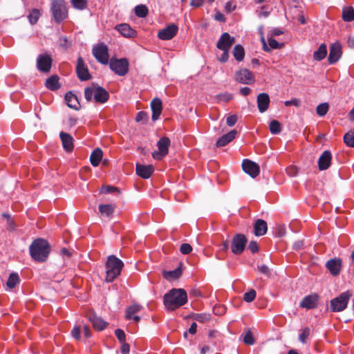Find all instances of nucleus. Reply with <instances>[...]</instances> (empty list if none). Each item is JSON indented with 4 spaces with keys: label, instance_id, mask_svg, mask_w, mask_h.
I'll return each instance as SVG.
<instances>
[{
    "label": "nucleus",
    "instance_id": "ddd939ff",
    "mask_svg": "<svg viewBox=\"0 0 354 354\" xmlns=\"http://www.w3.org/2000/svg\"><path fill=\"white\" fill-rule=\"evenodd\" d=\"M178 30V28L176 25L174 24H169L158 32V37L162 40L171 39L177 34Z\"/></svg>",
    "mask_w": 354,
    "mask_h": 354
},
{
    "label": "nucleus",
    "instance_id": "f704fd0d",
    "mask_svg": "<svg viewBox=\"0 0 354 354\" xmlns=\"http://www.w3.org/2000/svg\"><path fill=\"white\" fill-rule=\"evenodd\" d=\"M233 56L238 62H241L244 59L245 50L241 45H236L233 49Z\"/></svg>",
    "mask_w": 354,
    "mask_h": 354
},
{
    "label": "nucleus",
    "instance_id": "20e7f679",
    "mask_svg": "<svg viewBox=\"0 0 354 354\" xmlns=\"http://www.w3.org/2000/svg\"><path fill=\"white\" fill-rule=\"evenodd\" d=\"M84 97L87 101H91L93 98L96 102L104 103L108 100L109 94L104 88L93 85L85 88Z\"/></svg>",
    "mask_w": 354,
    "mask_h": 354
},
{
    "label": "nucleus",
    "instance_id": "c756f323",
    "mask_svg": "<svg viewBox=\"0 0 354 354\" xmlns=\"http://www.w3.org/2000/svg\"><path fill=\"white\" fill-rule=\"evenodd\" d=\"M102 156L103 152L102 149L100 148L95 149L90 156L91 164L93 167H97L102 158Z\"/></svg>",
    "mask_w": 354,
    "mask_h": 354
},
{
    "label": "nucleus",
    "instance_id": "13d9d810",
    "mask_svg": "<svg viewBox=\"0 0 354 354\" xmlns=\"http://www.w3.org/2000/svg\"><path fill=\"white\" fill-rule=\"evenodd\" d=\"M223 53L221 55L220 57H218V60L221 62H226L229 59V51L230 50H222Z\"/></svg>",
    "mask_w": 354,
    "mask_h": 354
},
{
    "label": "nucleus",
    "instance_id": "f3484780",
    "mask_svg": "<svg viewBox=\"0 0 354 354\" xmlns=\"http://www.w3.org/2000/svg\"><path fill=\"white\" fill-rule=\"evenodd\" d=\"M319 296L317 294L307 295L300 302V307L306 309H313L317 306Z\"/></svg>",
    "mask_w": 354,
    "mask_h": 354
},
{
    "label": "nucleus",
    "instance_id": "a878e982",
    "mask_svg": "<svg viewBox=\"0 0 354 354\" xmlns=\"http://www.w3.org/2000/svg\"><path fill=\"white\" fill-rule=\"evenodd\" d=\"M237 134V131L232 130L226 134L222 136L216 142V146L221 147L227 145L229 142L232 141Z\"/></svg>",
    "mask_w": 354,
    "mask_h": 354
},
{
    "label": "nucleus",
    "instance_id": "2eb2a0df",
    "mask_svg": "<svg viewBox=\"0 0 354 354\" xmlns=\"http://www.w3.org/2000/svg\"><path fill=\"white\" fill-rule=\"evenodd\" d=\"M76 71L78 78L82 81L88 80L91 78L87 66L84 64V60L82 57L77 59Z\"/></svg>",
    "mask_w": 354,
    "mask_h": 354
},
{
    "label": "nucleus",
    "instance_id": "72a5a7b5",
    "mask_svg": "<svg viewBox=\"0 0 354 354\" xmlns=\"http://www.w3.org/2000/svg\"><path fill=\"white\" fill-rule=\"evenodd\" d=\"M182 274V270L180 268H177L174 270L165 271L163 272V277L167 280L176 279Z\"/></svg>",
    "mask_w": 354,
    "mask_h": 354
},
{
    "label": "nucleus",
    "instance_id": "5701e85b",
    "mask_svg": "<svg viewBox=\"0 0 354 354\" xmlns=\"http://www.w3.org/2000/svg\"><path fill=\"white\" fill-rule=\"evenodd\" d=\"M59 137L64 150L67 152H71L74 147L73 137L70 134L63 131L60 132Z\"/></svg>",
    "mask_w": 354,
    "mask_h": 354
},
{
    "label": "nucleus",
    "instance_id": "bb28decb",
    "mask_svg": "<svg viewBox=\"0 0 354 354\" xmlns=\"http://www.w3.org/2000/svg\"><path fill=\"white\" fill-rule=\"evenodd\" d=\"M65 101L68 106L75 110H78L80 108V102L77 96L72 92H68L65 95Z\"/></svg>",
    "mask_w": 354,
    "mask_h": 354
},
{
    "label": "nucleus",
    "instance_id": "37998d69",
    "mask_svg": "<svg viewBox=\"0 0 354 354\" xmlns=\"http://www.w3.org/2000/svg\"><path fill=\"white\" fill-rule=\"evenodd\" d=\"M243 335V341L245 344L248 345H253L254 344L255 341L252 333L250 330H248L246 333Z\"/></svg>",
    "mask_w": 354,
    "mask_h": 354
},
{
    "label": "nucleus",
    "instance_id": "49530a36",
    "mask_svg": "<svg viewBox=\"0 0 354 354\" xmlns=\"http://www.w3.org/2000/svg\"><path fill=\"white\" fill-rule=\"evenodd\" d=\"M72 5L77 9L83 10L86 7V0H71Z\"/></svg>",
    "mask_w": 354,
    "mask_h": 354
},
{
    "label": "nucleus",
    "instance_id": "f8f14e48",
    "mask_svg": "<svg viewBox=\"0 0 354 354\" xmlns=\"http://www.w3.org/2000/svg\"><path fill=\"white\" fill-rule=\"evenodd\" d=\"M243 170L252 178H256L260 173L259 166L254 162L245 159L242 162Z\"/></svg>",
    "mask_w": 354,
    "mask_h": 354
},
{
    "label": "nucleus",
    "instance_id": "69168bd1",
    "mask_svg": "<svg viewBox=\"0 0 354 354\" xmlns=\"http://www.w3.org/2000/svg\"><path fill=\"white\" fill-rule=\"evenodd\" d=\"M77 119L75 118H69L66 121H64V123L67 126H68L70 127H72L75 126L77 124Z\"/></svg>",
    "mask_w": 354,
    "mask_h": 354
},
{
    "label": "nucleus",
    "instance_id": "a19ab883",
    "mask_svg": "<svg viewBox=\"0 0 354 354\" xmlns=\"http://www.w3.org/2000/svg\"><path fill=\"white\" fill-rule=\"evenodd\" d=\"M40 17V12L38 9H32L28 16L29 22L33 25L35 24Z\"/></svg>",
    "mask_w": 354,
    "mask_h": 354
},
{
    "label": "nucleus",
    "instance_id": "0e129e2a",
    "mask_svg": "<svg viewBox=\"0 0 354 354\" xmlns=\"http://www.w3.org/2000/svg\"><path fill=\"white\" fill-rule=\"evenodd\" d=\"M121 344V353L122 354H129V350H130V347H129V345L125 342H123V343H120Z\"/></svg>",
    "mask_w": 354,
    "mask_h": 354
},
{
    "label": "nucleus",
    "instance_id": "2f4dec72",
    "mask_svg": "<svg viewBox=\"0 0 354 354\" xmlns=\"http://www.w3.org/2000/svg\"><path fill=\"white\" fill-rule=\"evenodd\" d=\"M89 319L92 322L93 327L98 330H102L106 326V322L95 315L91 316Z\"/></svg>",
    "mask_w": 354,
    "mask_h": 354
},
{
    "label": "nucleus",
    "instance_id": "79ce46f5",
    "mask_svg": "<svg viewBox=\"0 0 354 354\" xmlns=\"http://www.w3.org/2000/svg\"><path fill=\"white\" fill-rule=\"evenodd\" d=\"M345 144L351 147H354V131L346 133L344 136Z\"/></svg>",
    "mask_w": 354,
    "mask_h": 354
},
{
    "label": "nucleus",
    "instance_id": "3c124183",
    "mask_svg": "<svg viewBox=\"0 0 354 354\" xmlns=\"http://www.w3.org/2000/svg\"><path fill=\"white\" fill-rule=\"evenodd\" d=\"M115 335L120 343H123L126 342V335L123 330L118 328L115 330Z\"/></svg>",
    "mask_w": 354,
    "mask_h": 354
},
{
    "label": "nucleus",
    "instance_id": "4c0bfd02",
    "mask_svg": "<svg viewBox=\"0 0 354 354\" xmlns=\"http://www.w3.org/2000/svg\"><path fill=\"white\" fill-rule=\"evenodd\" d=\"M269 129L272 134H278L281 131V125L276 120H272L269 124Z\"/></svg>",
    "mask_w": 354,
    "mask_h": 354
},
{
    "label": "nucleus",
    "instance_id": "4468645a",
    "mask_svg": "<svg viewBox=\"0 0 354 354\" xmlns=\"http://www.w3.org/2000/svg\"><path fill=\"white\" fill-rule=\"evenodd\" d=\"M52 66V59L48 55H39L37 59V66L41 72H49Z\"/></svg>",
    "mask_w": 354,
    "mask_h": 354
},
{
    "label": "nucleus",
    "instance_id": "393cba45",
    "mask_svg": "<svg viewBox=\"0 0 354 354\" xmlns=\"http://www.w3.org/2000/svg\"><path fill=\"white\" fill-rule=\"evenodd\" d=\"M115 28L125 37H133L136 35V32L127 24L117 25Z\"/></svg>",
    "mask_w": 354,
    "mask_h": 354
},
{
    "label": "nucleus",
    "instance_id": "c85d7f7f",
    "mask_svg": "<svg viewBox=\"0 0 354 354\" xmlns=\"http://www.w3.org/2000/svg\"><path fill=\"white\" fill-rule=\"evenodd\" d=\"M59 80V78L57 75H53L46 80L45 85L51 91H57L61 87Z\"/></svg>",
    "mask_w": 354,
    "mask_h": 354
},
{
    "label": "nucleus",
    "instance_id": "0eeeda50",
    "mask_svg": "<svg viewBox=\"0 0 354 354\" xmlns=\"http://www.w3.org/2000/svg\"><path fill=\"white\" fill-rule=\"evenodd\" d=\"M248 239L243 234H236L232 238L231 242L232 252L234 254H241L245 248Z\"/></svg>",
    "mask_w": 354,
    "mask_h": 354
},
{
    "label": "nucleus",
    "instance_id": "f257e3e1",
    "mask_svg": "<svg viewBox=\"0 0 354 354\" xmlns=\"http://www.w3.org/2000/svg\"><path fill=\"white\" fill-rule=\"evenodd\" d=\"M187 302V294L184 289L173 288L163 297V303L169 310H174Z\"/></svg>",
    "mask_w": 354,
    "mask_h": 354
},
{
    "label": "nucleus",
    "instance_id": "6ab92c4d",
    "mask_svg": "<svg viewBox=\"0 0 354 354\" xmlns=\"http://www.w3.org/2000/svg\"><path fill=\"white\" fill-rule=\"evenodd\" d=\"M326 267L333 276L339 274L342 268V261L339 258H334L328 260L326 263Z\"/></svg>",
    "mask_w": 354,
    "mask_h": 354
},
{
    "label": "nucleus",
    "instance_id": "09e8293b",
    "mask_svg": "<svg viewBox=\"0 0 354 354\" xmlns=\"http://www.w3.org/2000/svg\"><path fill=\"white\" fill-rule=\"evenodd\" d=\"M226 118V124L229 127H233L235 125L238 120V116L236 114L232 115H227Z\"/></svg>",
    "mask_w": 354,
    "mask_h": 354
},
{
    "label": "nucleus",
    "instance_id": "cd10ccee",
    "mask_svg": "<svg viewBox=\"0 0 354 354\" xmlns=\"http://www.w3.org/2000/svg\"><path fill=\"white\" fill-rule=\"evenodd\" d=\"M270 104V97L266 93H260L257 96V104L259 111H266Z\"/></svg>",
    "mask_w": 354,
    "mask_h": 354
},
{
    "label": "nucleus",
    "instance_id": "a211bd4d",
    "mask_svg": "<svg viewBox=\"0 0 354 354\" xmlns=\"http://www.w3.org/2000/svg\"><path fill=\"white\" fill-rule=\"evenodd\" d=\"M142 308L140 305L137 304L129 306L125 312V318L127 319H133L135 323H138L140 318L139 316L136 315V313L140 312Z\"/></svg>",
    "mask_w": 354,
    "mask_h": 354
},
{
    "label": "nucleus",
    "instance_id": "aec40b11",
    "mask_svg": "<svg viewBox=\"0 0 354 354\" xmlns=\"http://www.w3.org/2000/svg\"><path fill=\"white\" fill-rule=\"evenodd\" d=\"M342 55V48L339 44H333L330 47V53L328 55V62L330 64H333L337 62L340 58Z\"/></svg>",
    "mask_w": 354,
    "mask_h": 354
},
{
    "label": "nucleus",
    "instance_id": "1a4fd4ad",
    "mask_svg": "<svg viewBox=\"0 0 354 354\" xmlns=\"http://www.w3.org/2000/svg\"><path fill=\"white\" fill-rule=\"evenodd\" d=\"M170 140L167 137L161 138L157 143L158 151L152 153L153 158L157 160H162L167 155Z\"/></svg>",
    "mask_w": 354,
    "mask_h": 354
},
{
    "label": "nucleus",
    "instance_id": "58836bf2",
    "mask_svg": "<svg viewBox=\"0 0 354 354\" xmlns=\"http://www.w3.org/2000/svg\"><path fill=\"white\" fill-rule=\"evenodd\" d=\"M135 14L138 17H145L148 14V8L145 5H138L135 7Z\"/></svg>",
    "mask_w": 354,
    "mask_h": 354
},
{
    "label": "nucleus",
    "instance_id": "473e14b6",
    "mask_svg": "<svg viewBox=\"0 0 354 354\" xmlns=\"http://www.w3.org/2000/svg\"><path fill=\"white\" fill-rule=\"evenodd\" d=\"M327 55V48L325 44H322L318 49L313 53V59L317 61L324 59Z\"/></svg>",
    "mask_w": 354,
    "mask_h": 354
},
{
    "label": "nucleus",
    "instance_id": "8fccbe9b",
    "mask_svg": "<svg viewBox=\"0 0 354 354\" xmlns=\"http://www.w3.org/2000/svg\"><path fill=\"white\" fill-rule=\"evenodd\" d=\"M268 44L270 46V49H278L283 46V44H279L276 39H273V37L270 36L268 37Z\"/></svg>",
    "mask_w": 354,
    "mask_h": 354
},
{
    "label": "nucleus",
    "instance_id": "6e6d98bb",
    "mask_svg": "<svg viewBox=\"0 0 354 354\" xmlns=\"http://www.w3.org/2000/svg\"><path fill=\"white\" fill-rule=\"evenodd\" d=\"M80 327L75 326L71 330V335L73 338L78 340L80 339Z\"/></svg>",
    "mask_w": 354,
    "mask_h": 354
},
{
    "label": "nucleus",
    "instance_id": "dca6fc26",
    "mask_svg": "<svg viewBox=\"0 0 354 354\" xmlns=\"http://www.w3.org/2000/svg\"><path fill=\"white\" fill-rule=\"evenodd\" d=\"M234 42V37H231L227 32H224L218 39L216 47L220 50H230Z\"/></svg>",
    "mask_w": 354,
    "mask_h": 354
},
{
    "label": "nucleus",
    "instance_id": "338daca9",
    "mask_svg": "<svg viewBox=\"0 0 354 354\" xmlns=\"http://www.w3.org/2000/svg\"><path fill=\"white\" fill-rule=\"evenodd\" d=\"M329 104L327 102L322 103L317 106L316 111H328Z\"/></svg>",
    "mask_w": 354,
    "mask_h": 354
},
{
    "label": "nucleus",
    "instance_id": "c9c22d12",
    "mask_svg": "<svg viewBox=\"0 0 354 354\" xmlns=\"http://www.w3.org/2000/svg\"><path fill=\"white\" fill-rule=\"evenodd\" d=\"M19 281L20 279L18 274L13 272L10 274L6 285L9 288L12 289L15 288L19 283Z\"/></svg>",
    "mask_w": 354,
    "mask_h": 354
},
{
    "label": "nucleus",
    "instance_id": "7ed1b4c3",
    "mask_svg": "<svg viewBox=\"0 0 354 354\" xmlns=\"http://www.w3.org/2000/svg\"><path fill=\"white\" fill-rule=\"evenodd\" d=\"M123 266V262L115 256H109L106 263V281L112 282L118 277L121 273Z\"/></svg>",
    "mask_w": 354,
    "mask_h": 354
},
{
    "label": "nucleus",
    "instance_id": "e2e57ef3",
    "mask_svg": "<svg viewBox=\"0 0 354 354\" xmlns=\"http://www.w3.org/2000/svg\"><path fill=\"white\" fill-rule=\"evenodd\" d=\"M3 216L5 217L7 219L8 225V229L9 230H13L15 228L14 227V222L11 219L10 215L8 214H3Z\"/></svg>",
    "mask_w": 354,
    "mask_h": 354
},
{
    "label": "nucleus",
    "instance_id": "9d476101",
    "mask_svg": "<svg viewBox=\"0 0 354 354\" xmlns=\"http://www.w3.org/2000/svg\"><path fill=\"white\" fill-rule=\"evenodd\" d=\"M93 55L99 62L103 64H108L109 59L108 48L103 43L98 44L93 48Z\"/></svg>",
    "mask_w": 354,
    "mask_h": 354
},
{
    "label": "nucleus",
    "instance_id": "f03ea898",
    "mask_svg": "<svg viewBox=\"0 0 354 354\" xmlns=\"http://www.w3.org/2000/svg\"><path fill=\"white\" fill-rule=\"evenodd\" d=\"M50 252V247L48 241L43 239H35L30 246L31 257L38 262L45 261Z\"/></svg>",
    "mask_w": 354,
    "mask_h": 354
},
{
    "label": "nucleus",
    "instance_id": "423d86ee",
    "mask_svg": "<svg viewBox=\"0 0 354 354\" xmlns=\"http://www.w3.org/2000/svg\"><path fill=\"white\" fill-rule=\"evenodd\" d=\"M50 11L54 20L57 24L67 17V10L64 0H52Z\"/></svg>",
    "mask_w": 354,
    "mask_h": 354
},
{
    "label": "nucleus",
    "instance_id": "4be33fe9",
    "mask_svg": "<svg viewBox=\"0 0 354 354\" xmlns=\"http://www.w3.org/2000/svg\"><path fill=\"white\" fill-rule=\"evenodd\" d=\"M153 167L151 165H136V174L142 178L147 179L150 178L151 174L153 173Z\"/></svg>",
    "mask_w": 354,
    "mask_h": 354
},
{
    "label": "nucleus",
    "instance_id": "864d4df0",
    "mask_svg": "<svg viewBox=\"0 0 354 354\" xmlns=\"http://www.w3.org/2000/svg\"><path fill=\"white\" fill-rule=\"evenodd\" d=\"M148 115L147 112H138L136 120L137 122H145L147 120Z\"/></svg>",
    "mask_w": 354,
    "mask_h": 354
},
{
    "label": "nucleus",
    "instance_id": "603ef678",
    "mask_svg": "<svg viewBox=\"0 0 354 354\" xmlns=\"http://www.w3.org/2000/svg\"><path fill=\"white\" fill-rule=\"evenodd\" d=\"M192 250V246L189 243H183L180 245V251L183 254H188Z\"/></svg>",
    "mask_w": 354,
    "mask_h": 354
},
{
    "label": "nucleus",
    "instance_id": "de8ad7c7",
    "mask_svg": "<svg viewBox=\"0 0 354 354\" xmlns=\"http://www.w3.org/2000/svg\"><path fill=\"white\" fill-rule=\"evenodd\" d=\"M256 297V291L251 289L250 291L245 292L243 295V299L247 302H252Z\"/></svg>",
    "mask_w": 354,
    "mask_h": 354
},
{
    "label": "nucleus",
    "instance_id": "6e6552de",
    "mask_svg": "<svg viewBox=\"0 0 354 354\" xmlns=\"http://www.w3.org/2000/svg\"><path fill=\"white\" fill-rule=\"evenodd\" d=\"M110 68L118 75L123 76L129 71V62L127 59H113L110 61Z\"/></svg>",
    "mask_w": 354,
    "mask_h": 354
},
{
    "label": "nucleus",
    "instance_id": "9b49d317",
    "mask_svg": "<svg viewBox=\"0 0 354 354\" xmlns=\"http://www.w3.org/2000/svg\"><path fill=\"white\" fill-rule=\"evenodd\" d=\"M234 79L237 82L243 84H251L255 80L253 73L247 68H241L236 71Z\"/></svg>",
    "mask_w": 354,
    "mask_h": 354
},
{
    "label": "nucleus",
    "instance_id": "412c9836",
    "mask_svg": "<svg viewBox=\"0 0 354 354\" xmlns=\"http://www.w3.org/2000/svg\"><path fill=\"white\" fill-rule=\"evenodd\" d=\"M332 155L329 151H324L318 160L319 170L327 169L331 164Z\"/></svg>",
    "mask_w": 354,
    "mask_h": 354
},
{
    "label": "nucleus",
    "instance_id": "7c9ffc66",
    "mask_svg": "<svg viewBox=\"0 0 354 354\" xmlns=\"http://www.w3.org/2000/svg\"><path fill=\"white\" fill-rule=\"evenodd\" d=\"M98 208L102 216H105L106 217H111L114 212L115 206V205L113 204H103L100 205Z\"/></svg>",
    "mask_w": 354,
    "mask_h": 354
},
{
    "label": "nucleus",
    "instance_id": "bf43d9fd",
    "mask_svg": "<svg viewBox=\"0 0 354 354\" xmlns=\"http://www.w3.org/2000/svg\"><path fill=\"white\" fill-rule=\"evenodd\" d=\"M219 102H228L232 99V95L229 93L220 94L217 96Z\"/></svg>",
    "mask_w": 354,
    "mask_h": 354
},
{
    "label": "nucleus",
    "instance_id": "e433bc0d",
    "mask_svg": "<svg viewBox=\"0 0 354 354\" xmlns=\"http://www.w3.org/2000/svg\"><path fill=\"white\" fill-rule=\"evenodd\" d=\"M342 19L345 21H352L354 20V10L352 7H348L343 10Z\"/></svg>",
    "mask_w": 354,
    "mask_h": 354
},
{
    "label": "nucleus",
    "instance_id": "a18cd8bd",
    "mask_svg": "<svg viewBox=\"0 0 354 354\" xmlns=\"http://www.w3.org/2000/svg\"><path fill=\"white\" fill-rule=\"evenodd\" d=\"M310 329L309 327H305L301 333L299 334V339L301 342L302 343H306V339L308 337V336L310 335Z\"/></svg>",
    "mask_w": 354,
    "mask_h": 354
},
{
    "label": "nucleus",
    "instance_id": "5fc2aeb1",
    "mask_svg": "<svg viewBox=\"0 0 354 354\" xmlns=\"http://www.w3.org/2000/svg\"><path fill=\"white\" fill-rule=\"evenodd\" d=\"M257 270L258 271H259L261 273L266 275V276H269L270 274V269L269 268L264 265V264H262V265H259L257 266Z\"/></svg>",
    "mask_w": 354,
    "mask_h": 354
},
{
    "label": "nucleus",
    "instance_id": "774afa93",
    "mask_svg": "<svg viewBox=\"0 0 354 354\" xmlns=\"http://www.w3.org/2000/svg\"><path fill=\"white\" fill-rule=\"evenodd\" d=\"M117 190V188L113 186L108 185L102 188V193H111Z\"/></svg>",
    "mask_w": 354,
    "mask_h": 354
},
{
    "label": "nucleus",
    "instance_id": "b1692460",
    "mask_svg": "<svg viewBox=\"0 0 354 354\" xmlns=\"http://www.w3.org/2000/svg\"><path fill=\"white\" fill-rule=\"evenodd\" d=\"M254 234L257 236L264 235L268 230L267 223L262 219H257L254 221Z\"/></svg>",
    "mask_w": 354,
    "mask_h": 354
},
{
    "label": "nucleus",
    "instance_id": "ea45409f",
    "mask_svg": "<svg viewBox=\"0 0 354 354\" xmlns=\"http://www.w3.org/2000/svg\"><path fill=\"white\" fill-rule=\"evenodd\" d=\"M192 318L201 323H205L210 320L211 315L208 313H195L192 315Z\"/></svg>",
    "mask_w": 354,
    "mask_h": 354
},
{
    "label": "nucleus",
    "instance_id": "c03bdc74",
    "mask_svg": "<svg viewBox=\"0 0 354 354\" xmlns=\"http://www.w3.org/2000/svg\"><path fill=\"white\" fill-rule=\"evenodd\" d=\"M151 111H162V103L160 99L154 98L151 102Z\"/></svg>",
    "mask_w": 354,
    "mask_h": 354
},
{
    "label": "nucleus",
    "instance_id": "052dcab7",
    "mask_svg": "<svg viewBox=\"0 0 354 354\" xmlns=\"http://www.w3.org/2000/svg\"><path fill=\"white\" fill-rule=\"evenodd\" d=\"M285 105L286 106H289L290 105H294L296 108H299L300 106V100L298 99H293L292 100L286 101Z\"/></svg>",
    "mask_w": 354,
    "mask_h": 354
},
{
    "label": "nucleus",
    "instance_id": "680f3d73",
    "mask_svg": "<svg viewBox=\"0 0 354 354\" xmlns=\"http://www.w3.org/2000/svg\"><path fill=\"white\" fill-rule=\"evenodd\" d=\"M286 172L290 176H295L297 174V169L294 166H290L286 169Z\"/></svg>",
    "mask_w": 354,
    "mask_h": 354
},
{
    "label": "nucleus",
    "instance_id": "4d7b16f0",
    "mask_svg": "<svg viewBox=\"0 0 354 354\" xmlns=\"http://www.w3.org/2000/svg\"><path fill=\"white\" fill-rule=\"evenodd\" d=\"M248 249L251 251L252 253L254 254L259 251V248L256 241H251L249 243Z\"/></svg>",
    "mask_w": 354,
    "mask_h": 354
},
{
    "label": "nucleus",
    "instance_id": "39448f33",
    "mask_svg": "<svg viewBox=\"0 0 354 354\" xmlns=\"http://www.w3.org/2000/svg\"><path fill=\"white\" fill-rule=\"evenodd\" d=\"M352 297V292L346 290L341 293L338 297L330 300V310L332 312H341L345 310L348 303Z\"/></svg>",
    "mask_w": 354,
    "mask_h": 354
}]
</instances>
